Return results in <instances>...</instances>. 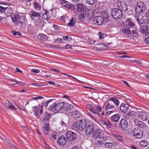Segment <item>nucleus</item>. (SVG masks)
Here are the masks:
<instances>
[{
	"mask_svg": "<svg viewBox=\"0 0 149 149\" xmlns=\"http://www.w3.org/2000/svg\"><path fill=\"white\" fill-rule=\"evenodd\" d=\"M13 22L15 24L18 26L20 29H22L26 27V24L27 20L26 18L25 15L20 13L14 15V17H11Z\"/></svg>",
	"mask_w": 149,
	"mask_h": 149,
	"instance_id": "obj_1",
	"label": "nucleus"
},
{
	"mask_svg": "<svg viewBox=\"0 0 149 149\" xmlns=\"http://www.w3.org/2000/svg\"><path fill=\"white\" fill-rule=\"evenodd\" d=\"M63 102H61L58 104L54 103L50 106L49 108L50 111H53L55 113H56L63 108Z\"/></svg>",
	"mask_w": 149,
	"mask_h": 149,
	"instance_id": "obj_2",
	"label": "nucleus"
},
{
	"mask_svg": "<svg viewBox=\"0 0 149 149\" xmlns=\"http://www.w3.org/2000/svg\"><path fill=\"white\" fill-rule=\"evenodd\" d=\"M111 15L112 17L115 19L121 18L122 16V10L120 9L115 8L111 10Z\"/></svg>",
	"mask_w": 149,
	"mask_h": 149,
	"instance_id": "obj_3",
	"label": "nucleus"
},
{
	"mask_svg": "<svg viewBox=\"0 0 149 149\" xmlns=\"http://www.w3.org/2000/svg\"><path fill=\"white\" fill-rule=\"evenodd\" d=\"M95 141V145L98 147H100L103 146L105 142H106V138L102 136L101 138H98Z\"/></svg>",
	"mask_w": 149,
	"mask_h": 149,
	"instance_id": "obj_4",
	"label": "nucleus"
},
{
	"mask_svg": "<svg viewBox=\"0 0 149 149\" xmlns=\"http://www.w3.org/2000/svg\"><path fill=\"white\" fill-rule=\"evenodd\" d=\"M104 19L102 17L100 16H96L93 19V23L97 25H101L104 23Z\"/></svg>",
	"mask_w": 149,
	"mask_h": 149,
	"instance_id": "obj_5",
	"label": "nucleus"
},
{
	"mask_svg": "<svg viewBox=\"0 0 149 149\" xmlns=\"http://www.w3.org/2000/svg\"><path fill=\"white\" fill-rule=\"evenodd\" d=\"M65 135L67 140L68 141L74 140L77 137L75 133L70 131H68L67 132Z\"/></svg>",
	"mask_w": 149,
	"mask_h": 149,
	"instance_id": "obj_6",
	"label": "nucleus"
},
{
	"mask_svg": "<svg viewBox=\"0 0 149 149\" xmlns=\"http://www.w3.org/2000/svg\"><path fill=\"white\" fill-rule=\"evenodd\" d=\"M137 116L136 112L135 111H131L124 115V117L127 120H131Z\"/></svg>",
	"mask_w": 149,
	"mask_h": 149,
	"instance_id": "obj_7",
	"label": "nucleus"
},
{
	"mask_svg": "<svg viewBox=\"0 0 149 149\" xmlns=\"http://www.w3.org/2000/svg\"><path fill=\"white\" fill-rule=\"evenodd\" d=\"M103 132L100 130L96 129L93 132V136L95 139L101 138L103 136Z\"/></svg>",
	"mask_w": 149,
	"mask_h": 149,
	"instance_id": "obj_8",
	"label": "nucleus"
},
{
	"mask_svg": "<svg viewBox=\"0 0 149 149\" xmlns=\"http://www.w3.org/2000/svg\"><path fill=\"white\" fill-rule=\"evenodd\" d=\"M117 5L119 8V9H120L122 11H125L127 9V6L126 3L124 1L118 2Z\"/></svg>",
	"mask_w": 149,
	"mask_h": 149,
	"instance_id": "obj_9",
	"label": "nucleus"
},
{
	"mask_svg": "<svg viewBox=\"0 0 149 149\" xmlns=\"http://www.w3.org/2000/svg\"><path fill=\"white\" fill-rule=\"evenodd\" d=\"M145 9L144 4L141 2L137 3V6L135 8L136 11L138 13L142 12Z\"/></svg>",
	"mask_w": 149,
	"mask_h": 149,
	"instance_id": "obj_10",
	"label": "nucleus"
},
{
	"mask_svg": "<svg viewBox=\"0 0 149 149\" xmlns=\"http://www.w3.org/2000/svg\"><path fill=\"white\" fill-rule=\"evenodd\" d=\"M119 126L121 130H124L127 127V122L125 119H122L119 122Z\"/></svg>",
	"mask_w": 149,
	"mask_h": 149,
	"instance_id": "obj_11",
	"label": "nucleus"
},
{
	"mask_svg": "<svg viewBox=\"0 0 149 149\" xmlns=\"http://www.w3.org/2000/svg\"><path fill=\"white\" fill-rule=\"evenodd\" d=\"M78 122V127L79 130L82 131L86 127V121L84 120H81Z\"/></svg>",
	"mask_w": 149,
	"mask_h": 149,
	"instance_id": "obj_12",
	"label": "nucleus"
},
{
	"mask_svg": "<svg viewBox=\"0 0 149 149\" xmlns=\"http://www.w3.org/2000/svg\"><path fill=\"white\" fill-rule=\"evenodd\" d=\"M148 29V26L146 25L145 26H141L139 29V31L142 33L145 34L146 36H148L149 35Z\"/></svg>",
	"mask_w": 149,
	"mask_h": 149,
	"instance_id": "obj_13",
	"label": "nucleus"
},
{
	"mask_svg": "<svg viewBox=\"0 0 149 149\" xmlns=\"http://www.w3.org/2000/svg\"><path fill=\"white\" fill-rule=\"evenodd\" d=\"M138 118L142 120H146L148 118L147 114L144 112H140L138 113Z\"/></svg>",
	"mask_w": 149,
	"mask_h": 149,
	"instance_id": "obj_14",
	"label": "nucleus"
},
{
	"mask_svg": "<svg viewBox=\"0 0 149 149\" xmlns=\"http://www.w3.org/2000/svg\"><path fill=\"white\" fill-rule=\"evenodd\" d=\"M134 122L136 126L139 127L140 128H143L145 127L146 125L145 123L142 121L139 120L137 119L134 120Z\"/></svg>",
	"mask_w": 149,
	"mask_h": 149,
	"instance_id": "obj_15",
	"label": "nucleus"
},
{
	"mask_svg": "<svg viewBox=\"0 0 149 149\" xmlns=\"http://www.w3.org/2000/svg\"><path fill=\"white\" fill-rule=\"evenodd\" d=\"M134 122L136 126L139 127L140 128H143L145 127L146 125L145 123L142 121L139 120L137 119L134 120Z\"/></svg>",
	"mask_w": 149,
	"mask_h": 149,
	"instance_id": "obj_16",
	"label": "nucleus"
},
{
	"mask_svg": "<svg viewBox=\"0 0 149 149\" xmlns=\"http://www.w3.org/2000/svg\"><path fill=\"white\" fill-rule=\"evenodd\" d=\"M66 140L65 137L63 136H62L58 139L57 142L59 145L63 146L66 143Z\"/></svg>",
	"mask_w": 149,
	"mask_h": 149,
	"instance_id": "obj_17",
	"label": "nucleus"
},
{
	"mask_svg": "<svg viewBox=\"0 0 149 149\" xmlns=\"http://www.w3.org/2000/svg\"><path fill=\"white\" fill-rule=\"evenodd\" d=\"M94 129V127L93 125H91L88 126L85 130L86 134L88 135H90L93 131Z\"/></svg>",
	"mask_w": 149,
	"mask_h": 149,
	"instance_id": "obj_18",
	"label": "nucleus"
},
{
	"mask_svg": "<svg viewBox=\"0 0 149 149\" xmlns=\"http://www.w3.org/2000/svg\"><path fill=\"white\" fill-rule=\"evenodd\" d=\"M34 22L35 25L38 27L43 26L45 24L44 21L40 19H36Z\"/></svg>",
	"mask_w": 149,
	"mask_h": 149,
	"instance_id": "obj_19",
	"label": "nucleus"
},
{
	"mask_svg": "<svg viewBox=\"0 0 149 149\" xmlns=\"http://www.w3.org/2000/svg\"><path fill=\"white\" fill-rule=\"evenodd\" d=\"M125 27L127 28L129 27V28H131L134 27V24L132 22L130 19H127L125 22Z\"/></svg>",
	"mask_w": 149,
	"mask_h": 149,
	"instance_id": "obj_20",
	"label": "nucleus"
},
{
	"mask_svg": "<svg viewBox=\"0 0 149 149\" xmlns=\"http://www.w3.org/2000/svg\"><path fill=\"white\" fill-rule=\"evenodd\" d=\"M77 11L80 12H84L86 10V7L82 4L78 3L76 4Z\"/></svg>",
	"mask_w": 149,
	"mask_h": 149,
	"instance_id": "obj_21",
	"label": "nucleus"
},
{
	"mask_svg": "<svg viewBox=\"0 0 149 149\" xmlns=\"http://www.w3.org/2000/svg\"><path fill=\"white\" fill-rule=\"evenodd\" d=\"M128 107L127 104L122 103L120 107V109L122 112H126L128 110Z\"/></svg>",
	"mask_w": 149,
	"mask_h": 149,
	"instance_id": "obj_22",
	"label": "nucleus"
},
{
	"mask_svg": "<svg viewBox=\"0 0 149 149\" xmlns=\"http://www.w3.org/2000/svg\"><path fill=\"white\" fill-rule=\"evenodd\" d=\"M4 13L6 17L11 16L13 13L12 9L10 7L6 8Z\"/></svg>",
	"mask_w": 149,
	"mask_h": 149,
	"instance_id": "obj_23",
	"label": "nucleus"
},
{
	"mask_svg": "<svg viewBox=\"0 0 149 149\" xmlns=\"http://www.w3.org/2000/svg\"><path fill=\"white\" fill-rule=\"evenodd\" d=\"M50 128L49 127V123H47L45 124L43 127L42 130L44 133L47 135L49 134V131Z\"/></svg>",
	"mask_w": 149,
	"mask_h": 149,
	"instance_id": "obj_24",
	"label": "nucleus"
},
{
	"mask_svg": "<svg viewBox=\"0 0 149 149\" xmlns=\"http://www.w3.org/2000/svg\"><path fill=\"white\" fill-rule=\"evenodd\" d=\"M6 107L10 108L13 110H16V108L13 105V104L8 100H6L5 102Z\"/></svg>",
	"mask_w": 149,
	"mask_h": 149,
	"instance_id": "obj_25",
	"label": "nucleus"
},
{
	"mask_svg": "<svg viewBox=\"0 0 149 149\" xmlns=\"http://www.w3.org/2000/svg\"><path fill=\"white\" fill-rule=\"evenodd\" d=\"M109 101L113 103L116 106H118L119 104V100L115 97H111L109 99Z\"/></svg>",
	"mask_w": 149,
	"mask_h": 149,
	"instance_id": "obj_26",
	"label": "nucleus"
},
{
	"mask_svg": "<svg viewBox=\"0 0 149 149\" xmlns=\"http://www.w3.org/2000/svg\"><path fill=\"white\" fill-rule=\"evenodd\" d=\"M122 32L125 35H127L129 36L131 35V31H130L129 27L127 28L126 27H125L122 30Z\"/></svg>",
	"mask_w": 149,
	"mask_h": 149,
	"instance_id": "obj_27",
	"label": "nucleus"
},
{
	"mask_svg": "<svg viewBox=\"0 0 149 149\" xmlns=\"http://www.w3.org/2000/svg\"><path fill=\"white\" fill-rule=\"evenodd\" d=\"M120 118V116L118 114H116L111 117V120L115 122H118Z\"/></svg>",
	"mask_w": 149,
	"mask_h": 149,
	"instance_id": "obj_28",
	"label": "nucleus"
},
{
	"mask_svg": "<svg viewBox=\"0 0 149 149\" xmlns=\"http://www.w3.org/2000/svg\"><path fill=\"white\" fill-rule=\"evenodd\" d=\"M131 34L130 36V38L133 39H136L138 37V34L137 33L134 31H131Z\"/></svg>",
	"mask_w": 149,
	"mask_h": 149,
	"instance_id": "obj_29",
	"label": "nucleus"
},
{
	"mask_svg": "<svg viewBox=\"0 0 149 149\" xmlns=\"http://www.w3.org/2000/svg\"><path fill=\"white\" fill-rule=\"evenodd\" d=\"M51 115V113H48L47 112L45 113V116L43 120V122L44 123H45L46 122L48 121L49 120L50 118Z\"/></svg>",
	"mask_w": 149,
	"mask_h": 149,
	"instance_id": "obj_30",
	"label": "nucleus"
},
{
	"mask_svg": "<svg viewBox=\"0 0 149 149\" xmlns=\"http://www.w3.org/2000/svg\"><path fill=\"white\" fill-rule=\"evenodd\" d=\"M72 117L74 118H77L80 116V114L78 110L73 111L72 113Z\"/></svg>",
	"mask_w": 149,
	"mask_h": 149,
	"instance_id": "obj_31",
	"label": "nucleus"
},
{
	"mask_svg": "<svg viewBox=\"0 0 149 149\" xmlns=\"http://www.w3.org/2000/svg\"><path fill=\"white\" fill-rule=\"evenodd\" d=\"M63 108L64 109L69 110L72 109L73 108V106L72 105L67 103H64L63 102Z\"/></svg>",
	"mask_w": 149,
	"mask_h": 149,
	"instance_id": "obj_32",
	"label": "nucleus"
},
{
	"mask_svg": "<svg viewBox=\"0 0 149 149\" xmlns=\"http://www.w3.org/2000/svg\"><path fill=\"white\" fill-rule=\"evenodd\" d=\"M137 14L139 16L138 17H137V18L136 17V18L138 23L139 25L143 24L144 22V20L143 18L142 19L141 18V16H140L139 14L137 13Z\"/></svg>",
	"mask_w": 149,
	"mask_h": 149,
	"instance_id": "obj_33",
	"label": "nucleus"
},
{
	"mask_svg": "<svg viewBox=\"0 0 149 149\" xmlns=\"http://www.w3.org/2000/svg\"><path fill=\"white\" fill-rule=\"evenodd\" d=\"M86 15L87 14L88 17H89L93 16V11L91 9H89L87 10V12L85 13Z\"/></svg>",
	"mask_w": 149,
	"mask_h": 149,
	"instance_id": "obj_34",
	"label": "nucleus"
},
{
	"mask_svg": "<svg viewBox=\"0 0 149 149\" xmlns=\"http://www.w3.org/2000/svg\"><path fill=\"white\" fill-rule=\"evenodd\" d=\"M95 108L96 109V111H97V113L96 114H98V112H101V114L102 115H104V112L102 111V108L99 105H96L95 106Z\"/></svg>",
	"mask_w": 149,
	"mask_h": 149,
	"instance_id": "obj_35",
	"label": "nucleus"
},
{
	"mask_svg": "<svg viewBox=\"0 0 149 149\" xmlns=\"http://www.w3.org/2000/svg\"><path fill=\"white\" fill-rule=\"evenodd\" d=\"M143 130H141L140 128L138 127H135L133 129L132 131V134L134 136V135H135L136 133Z\"/></svg>",
	"mask_w": 149,
	"mask_h": 149,
	"instance_id": "obj_36",
	"label": "nucleus"
},
{
	"mask_svg": "<svg viewBox=\"0 0 149 149\" xmlns=\"http://www.w3.org/2000/svg\"><path fill=\"white\" fill-rule=\"evenodd\" d=\"M50 17L49 14V12L48 11H46L45 13L42 16V18L45 20L49 19Z\"/></svg>",
	"mask_w": 149,
	"mask_h": 149,
	"instance_id": "obj_37",
	"label": "nucleus"
},
{
	"mask_svg": "<svg viewBox=\"0 0 149 149\" xmlns=\"http://www.w3.org/2000/svg\"><path fill=\"white\" fill-rule=\"evenodd\" d=\"M143 130L136 133L135 135H134V136L135 138L140 139L143 136Z\"/></svg>",
	"mask_w": 149,
	"mask_h": 149,
	"instance_id": "obj_38",
	"label": "nucleus"
},
{
	"mask_svg": "<svg viewBox=\"0 0 149 149\" xmlns=\"http://www.w3.org/2000/svg\"><path fill=\"white\" fill-rule=\"evenodd\" d=\"M87 108L88 109L91 111L94 114L97 113L96 110L94 108L93 106L91 104H88L87 105Z\"/></svg>",
	"mask_w": 149,
	"mask_h": 149,
	"instance_id": "obj_39",
	"label": "nucleus"
},
{
	"mask_svg": "<svg viewBox=\"0 0 149 149\" xmlns=\"http://www.w3.org/2000/svg\"><path fill=\"white\" fill-rule=\"evenodd\" d=\"M103 124L107 127V128L109 130L111 129V127L112 125L109 122H106L104 121L103 122Z\"/></svg>",
	"mask_w": 149,
	"mask_h": 149,
	"instance_id": "obj_40",
	"label": "nucleus"
},
{
	"mask_svg": "<svg viewBox=\"0 0 149 149\" xmlns=\"http://www.w3.org/2000/svg\"><path fill=\"white\" fill-rule=\"evenodd\" d=\"M78 124V121H76L72 126V129L76 131H78L79 130Z\"/></svg>",
	"mask_w": 149,
	"mask_h": 149,
	"instance_id": "obj_41",
	"label": "nucleus"
},
{
	"mask_svg": "<svg viewBox=\"0 0 149 149\" xmlns=\"http://www.w3.org/2000/svg\"><path fill=\"white\" fill-rule=\"evenodd\" d=\"M38 38L40 40L42 41L46 40L47 39V36L46 35L42 33L39 35L38 36Z\"/></svg>",
	"mask_w": 149,
	"mask_h": 149,
	"instance_id": "obj_42",
	"label": "nucleus"
},
{
	"mask_svg": "<svg viewBox=\"0 0 149 149\" xmlns=\"http://www.w3.org/2000/svg\"><path fill=\"white\" fill-rule=\"evenodd\" d=\"M85 13H81L79 15L78 18L80 21L83 22L84 21L85 17Z\"/></svg>",
	"mask_w": 149,
	"mask_h": 149,
	"instance_id": "obj_43",
	"label": "nucleus"
},
{
	"mask_svg": "<svg viewBox=\"0 0 149 149\" xmlns=\"http://www.w3.org/2000/svg\"><path fill=\"white\" fill-rule=\"evenodd\" d=\"M112 103L111 102L109 101V102L107 103L105 107V109L106 110L109 109H113L114 108V106L113 105H111Z\"/></svg>",
	"mask_w": 149,
	"mask_h": 149,
	"instance_id": "obj_44",
	"label": "nucleus"
},
{
	"mask_svg": "<svg viewBox=\"0 0 149 149\" xmlns=\"http://www.w3.org/2000/svg\"><path fill=\"white\" fill-rule=\"evenodd\" d=\"M97 45V48L99 50H101L103 49L105 47L104 44L102 43H98L96 44Z\"/></svg>",
	"mask_w": 149,
	"mask_h": 149,
	"instance_id": "obj_45",
	"label": "nucleus"
},
{
	"mask_svg": "<svg viewBox=\"0 0 149 149\" xmlns=\"http://www.w3.org/2000/svg\"><path fill=\"white\" fill-rule=\"evenodd\" d=\"M113 136L116 138L119 141H122L123 140V138L122 136L120 135L117 134H113Z\"/></svg>",
	"mask_w": 149,
	"mask_h": 149,
	"instance_id": "obj_46",
	"label": "nucleus"
},
{
	"mask_svg": "<svg viewBox=\"0 0 149 149\" xmlns=\"http://www.w3.org/2000/svg\"><path fill=\"white\" fill-rule=\"evenodd\" d=\"M40 17V15L39 13H37L36 12H33L31 15V18L32 19H33V17Z\"/></svg>",
	"mask_w": 149,
	"mask_h": 149,
	"instance_id": "obj_47",
	"label": "nucleus"
},
{
	"mask_svg": "<svg viewBox=\"0 0 149 149\" xmlns=\"http://www.w3.org/2000/svg\"><path fill=\"white\" fill-rule=\"evenodd\" d=\"M34 8L37 10H39L41 9V7L40 5L37 3L34 2L33 3Z\"/></svg>",
	"mask_w": 149,
	"mask_h": 149,
	"instance_id": "obj_48",
	"label": "nucleus"
},
{
	"mask_svg": "<svg viewBox=\"0 0 149 149\" xmlns=\"http://www.w3.org/2000/svg\"><path fill=\"white\" fill-rule=\"evenodd\" d=\"M75 22L74 19L72 18L71 19L70 22L68 24V25L69 26H73L74 25Z\"/></svg>",
	"mask_w": 149,
	"mask_h": 149,
	"instance_id": "obj_49",
	"label": "nucleus"
},
{
	"mask_svg": "<svg viewBox=\"0 0 149 149\" xmlns=\"http://www.w3.org/2000/svg\"><path fill=\"white\" fill-rule=\"evenodd\" d=\"M10 80L11 81H13L15 82L18 85H19L22 86H23L25 85L22 82H21L20 81H17L13 79H11Z\"/></svg>",
	"mask_w": 149,
	"mask_h": 149,
	"instance_id": "obj_50",
	"label": "nucleus"
},
{
	"mask_svg": "<svg viewBox=\"0 0 149 149\" xmlns=\"http://www.w3.org/2000/svg\"><path fill=\"white\" fill-rule=\"evenodd\" d=\"M63 38L64 40L68 41H70L72 39L71 37L70 36H63Z\"/></svg>",
	"mask_w": 149,
	"mask_h": 149,
	"instance_id": "obj_51",
	"label": "nucleus"
},
{
	"mask_svg": "<svg viewBox=\"0 0 149 149\" xmlns=\"http://www.w3.org/2000/svg\"><path fill=\"white\" fill-rule=\"evenodd\" d=\"M12 33L13 35L14 36H21L22 35V34L20 33V32L19 31L17 32L15 30L12 31Z\"/></svg>",
	"mask_w": 149,
	"mask_h": 149,
	"instance_id": "obj_52",
	"label": "nucleus"
},
{
	"mask_svg": "<svg viewBox=\"0 0 149 149\" xmlns=\"http://www.w3.org/2000/svg\"><path fill=\"white\" fill-rule=\"evenodd\" d=\"M102 15L103 16V17L104 18H107L109 17V15L108 14L107 12L105 11H102Z\"/></svg>",
	"mask_w": 149,
	"mask_h": 149,
	"instance_id": "obj_53",
	"label": "nucleus"
},
{
	"mask_svg": "<svg viewBox=\"0 0 149 149\" xmlns=\"http://www.w3.org/2000/svg\"><path fill=\"white\" fill-rule=\"evenodd\" d=\"M95 0H86L87 3L90 5L93 4L95 3Z\"/></svg>",
	"mask_w": 149,
	"mask_h": 149,
	"instance_id": "obj_54",
	"label": "nucleus"
},
{
	"mask_svg": "<svg viewBox=\"0 0 149 149\" xmlns=\"http://www.w3.org/2000/svg\"><path fill=\"white\" fill-rule=\"evenodd\" d=\"M104 144L105 147L107 148H109L112 146V143H111L108 142L107 141Z\"/></svg>",
	"mask_w": 149,
	"mask_h": 149,
	"instance_id": "obj_55",
	"label": "nucleus"
},
{
	"mask_svg": "<svg viewBox=\"0 0 149 149\" xmlns=\"http://www.w3.org/2000/svg\"><path fill=\"white\" fill-rule=\"evenodd\" d=\"M7 145L8 146L12 148H13V149H18L15 147L14 146L12 145L11 143H8Z\"/></svg>",
	"mask_w": 149,
	"mask_h": 149,
	"instance_id": "obj_56",
	"label": "nucleus"
},
{
	"mask_svg": "<svg viewBox=\"0 0 149 149\" xmlns=\"http://www.w3.org/2000/svg\"><path fill=\"white\" fill-rule=\"evenodd\" d=\"M56 135L55 134H51L50 136V138L52 140H54L56 139Z\"/></svg>",
	"mask_w": 149,
	"mask_h": 149,
	"instance_id": "obj_57",
	"label": "nucleus"
},
{
	"mask_svg": "<svg viewBox=\"0 0 149 149\" xmlns=\"http://www.w3.org/2000/svg\"><path fill=\"white\" fill-rule=\"evenodd\" d=\"M147 142L144 141H141L140 142V145L142 147H145L147 146Z\"/></svg>",
	"mask_w": 149,
	"mask_h": 149,
	"instance_id": "obj_58",
	"label": "nucleus"
},
{
	"mask_svg": "<svg viewBox=\"0 0 149 149\" xmlns=\"http://www.w3.org/2000/svg\"><path fill=\"white\" fill-rule=\"evenodd\" d=\"M53 100V99L50 100L46 101L44 104V107H47L49 103L51 102Z\"/></svg>",
	"mask_w": 149,
	"mask_h": 149,
	"instance_id": "obj_59",
	"label": "nucleus"
},
{
	"mask_svg": "<svg viewBox=\"0 0 149 149\" xmlns=\"http://www.w3.org/2000/svg\"><path fill=\"white\" fill-rule=\"evenodd\" d=\"M132 61L133 63H136L138 65L142 64L141 63V61H140L136 60H134Z\"/></svg>",
	"mask_w": 149,
	"mask_h": 149,
	"instance_id": "obj_60",
	"label": "nucleus"
},
{
	"mask_svg": "<svg viewBox=\"0 0 149 149\" xmlns=\"http://www.w3.org/2000/svg\"><path fill=\"white\" fill-rule=\"evenodd\" d=\"M6 8L4 7L1 6H0V12L3 13L5 12Z\"/></svg>",
	"mask_w": 149,
	"mask_h": 149,
	"instance_id": "obj_61",
	"label": "nucleus"
},
{
	"mask_svg": "<svg viewBox=\"0 0 149 149\" xmlns=\"http://www.w3.org/2000/svg\"><path fill=\"white\" fill-rule=\"evenodd\" d=\"M100 35H99L100 39H102L104 38L105 36V35L102 34L101 33L99 32Z\"/></svg>",
	"mask_w": 149,
	"mask_h": 149,
	"instance_id": "obj_62",
	"label": "nucleus"
},
{
	"mask_svg": "<svg viewBox=\"0 0 149 149\" xmlns=\"http://www.w3.org/2000/svg\"><path fill=\"white\" fill-rule=\"evenodd\" d=\"M31 71L35 73H38L40 72V70L38 69H33L31 70Z\"/></svg>",
	"mask_w": 149,
	"mask_h": 149,
	"instance_id": "obj_63",
	"label": "nucleus"
},
{
	"mask_svg": "<svg viewBox=\"0 0 149 149\" xmlns=\"http://www.w3.org/2000/svg\"><path fill=\"white\" fill-rule=\"evenodd\" d=\"M145 42L146 43L149 44V36L146 37L145 40Z\"/></svg>",
	"mask_w": 149,
	"mask_h": 149,
	"instance_id": "obj_64",
	"label": "nucleus"
}]
</instances>
